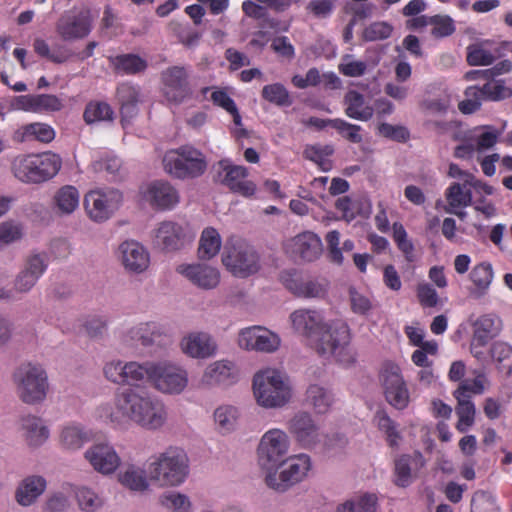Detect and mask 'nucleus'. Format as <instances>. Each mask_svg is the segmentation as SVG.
Instances as JSON below:
<instances>
[{
    "instance_id": "nucleus-39",
    "label": "nucleus",
    "mask_w": 512,
    "mask_h": 512,
    "mask_svg": "<svg viewBox=\"0 0 512 512\" xmlns=\"http://www.w3.org/2000/svg\"><path fill=\"white\" fill-rule=\"evenodd\" d=\"M498 56V50L489 41L473 43L467 47V62L472 66L491 65Z\"/></svg>"
},
{
    "instance_id": "nucleus-20",
    "label": "nucleus",
    "mask_w": 512,
    "mask_h": 512,
    "mask_svg": "<svg viewBox=\"0 0 512 512\" xmlns=\"http://www.w3.org/2000/svg\"><path fill=\"white\" fill-rule=\"evenodd\" d=\"M180 351L188 358L206 360L218 354V343L213 335L206 331H190L179 342Z\"/></svg>"
},
{
    "instance_id": "nucleus-24",
    "label": "nucleus",
    "mask_w": 512,
    "mask_h": 512,
    "mask_svg": "<svg viewBox=\"0 0 512 512\" xmlns=\"http://www.w3.org/2000/svg\"><path fill=\"white\" fill-rule=\"evenodd\" d=\"M118 258L124 269L133 274L145 272L150 265L147 248L135 240H126L119 245Z\"/></svg>"
},
{
    "instance_id": "nucleus-36",
    "label": "nucleus",
    "mask_w": 512,
    "mask_h": 512,
    "mask_svg": "<svg viewBox=\"0 0 512 512\" xmlns=\"http://www.w3.org/2000/svg\"><path fill=\"white\" fill-rule=\"evenodd\" d=\"M493 278L494 271L491 263L484 261L476 264L469 274V279L473 284L471 295L475 298L485 295L492 284Z\"/></svg>"
},
{
    "instance_id": "nucleus-9",
    "label": "nucleus",
    "mask_w": 512,
    "mask_h": 512,
    "mask_svg": "<svg viewBox=\"0 0 512 512\" xmlns=\"http://www.w3.org/2000/svg\"><path fill=\"white\" fill-rule=\"evenodd\" d=\"M123 194L112 187L95 188L88 191L83 205L88 218L95 223L111 219L123 204Z\"/></svg>"
},
{
    "instance_id": "nucleus-44",
    "label": "nucleus",
    "mask_w": 512,
    "mask_h": 512,
    "mask_svg": "<svg viewBox=\"0 0 512 512\" xmlns=\"http://www.w3.org/2000/svg\"><path fill=\"white\" fill-rule=\"evenodd\" d=\"M159 501L169 512H193L190 497L179 491H167L159 497Z\"/></svg>"
},
{
    "instance_id": "nucleus-61",
    "label": "nucleus",
    "mask_w": 512,
    "mask_h": 512,
    "mask_svg": "<svg viewBox=\"0 0 512 512\" xmlns=\"http://www.w3.org/2000/svg\"><path fill=\"white\" fill-rule=\"evenodd\" d=\"M62 100L52 94H38L34 99V113H50L61 110Z\"/></svg>"
},
{
    "instance_id": "nucleus-46",
    "label": "nucleus",
    "mask_w": 512,
    "mask_h": 512,
    "mask_svg": "<svg viewBox=\"0 0 512 512\" xmlns=\"http://www.w3.org/2000/svg\"><path fill=\"white\" fill-rule=\"evenodd\" d=\"M114 68L124 74H136L147 68V62L135 54H123L111 59Z\"/></svg>"
},
{
    "instance_id": "nucleus-47",
    "label": "nucleus",
    "mask_w": 512,
    "mask_h": 512,
    "mask_svg": "<svg viewBox=\"0 0 512 512\" xmlns=\"http://www.w3.org/2000/svg\"><path fill=\"white\" fill-rule=\"evenodd\" d=\"M456 414L458 422L456 428L459 432L464 433L473 426L475 422L476 409L474 403L470 399L456 398Z\"/></svg>"
},
{
    "instance_id": "nucleus-10",
    "label": "nucleus",
    "mask_w": 512,
    "mask_h": 512,
    "mask_svg": "<svg viewBox=\"0 0 512 512\" xmlns=\"http://www.w3.org/2000/svg\"><path fill=\"white\" fill-rule=\"evenodd\" d=\"M291 447L289 434L280 428L268 429L260 438L257 454L261 467L266 474L276 468L288 456Z\"/></svg>"
},
{
    "instance_id": "nucleus-8",
    "label": "nucleus",
    "mask_w": 512,
    "mask_h": 512,
    "mask_svg": "<svg viewBox=\"0 0 512 512\" xmlns=\"http://www.w3.org/2000/svg\"><path fill=\"white\" fill-rule=\"evenodd\" d=\"M164 170L174 178L187 179L201 176L207 163L203 154L192 147L184 146L165 153Z\"/></svg>"
},
{
    "instance_id": "nucleus-15",
    "label": "nucleus",
    "mask_w": 512,
    "mask_h": 512,
    "mask_svg": "<svg viewBox=\"0 0 512 512\" xmlns=\"http://www.w3.org/2000/svg\"><path fill=\"white\" fill-rule=\"evenodd\" d=\"M152 233L154 244L166 252L180 250L195 238V233L188 225L174 221L159 223Z\"/></svg>"
},
{
    "instance_id": "nucleus-59",
    "label": "nucleus",
    "mask_w": 512,
    "mask_h": 512,
    "mask_svg": "<svg viewBox=\"0 0 512 512\" xmlns=\"http://www.w3.org/2000/svg\"><path fill=\"white\" fill-rule=\"evenodd\" d=\"M338 69L344 76L360 77L366 73L367 64L365 61L355 60L351 54H346L342 56Z\"/></svg>"
},
{
    "instance_id": "nucleus-14",
    "label": "nucleus",
    "mask_w": 512,
    "mask_h": 512,
    "mask_svg": "<svg viewBox=\"0 0 512 512\" xmlns=\"http://www.w3.org/2000/svg\"><path fill=\"white\" fill-rule=\"evenodd\" d=\"M380 381L387 402L398 410L405 409L410 402V393L400 367L385 363L380 372Z\"/></svg>"
},
{
    "instance_id": "nucleus-16",
    "label": "nucleus",
    "mask_w": 512,
    "mask_h": 512,
    "mask_svg": "<svg viewBox=\"0 0 512 512\" xmlns=\"http://www.w3.org/2000/svg\"><path fill=\"white\" fill-rule=\"evenodd\" d=\"M92 30L90 11L72 9L65 11L57 20L55 31L58 37L66 42H72L87 37Z\"/></svg>"
},
{
    "instance_id": "nucleus-63",
    "label": "nucleus",
    "mask_w": 512,
    "mask_h": 512,
    "mask_svg": "<svg viewBox=\"0 0 512 512\" xmlns=\"http://www.w3.org/2000/svg\"><path fill=\"white\" fill-rule=\"evenodd\" d=\"M330 126L335 128L344 138L352 143L362 142L360 134L361 127L359 125L351 124L343 119H332Z\"/></svg>"
},
{
    "instance_id": "nucleus-50",
    "label": "nucleus",
    "mask_w": 512,
    "mask_h": 512,
    "mask_svg": "<svg viewBox=\"0 0 512 512\" xmlns=\"http://www.w3.org/2000/svg\"><path fill=\"white\" fill-rule=\"evenodd\" d=\"M114 112L110 105L106 102H90L84 111V120L87 124L100 121H111Z\"/></svg>"
},
{
    "instance_id": "nucleus-60",
    "label": "nucleus",
    "mask_w": 512,
    "mask_h": 512,
    "mask_svg": "<svg viewBox=\"0 0 512 512\" xmlns=\"http://www.w3.org/2000/svg\"><path fill=\"white\" fill-rule=\"evenodd\" d=\"M393 32V26L386 21H376L368 25L363 31L366 41H379L387 39Z\"/></svg>"
},
{
    "instance_id": "nucleus-18",
    "label": "nucleus",
    "mask_w": 512,
    "mask_h": 512,
    "mask_svg": "<svg viewBox=\"0 0 512 512\" xmlns=\"http://www.w3.org/2000/svg\"><path fill=\"white\" fill-rule=\"evenodd\" d=\"M142 201L161 211L174 209L180 202L179 191L166 180H154L143 184L139 190Z\"/></svg>"
},
{
    "instance_id": "nucleus-33",
    "label": "nucleus",
    "mask_w": 512,
    "mask_h": 512,
    "mask_svg": "<svg viewBox=\"0 0 512 512\" xmlns=\"http://www.w3.org/2000/svg\"><path fill=\"white\" fill-rule=\"evenodd\" d=\"M345 114L352 119L368 121L374 115V108L363 94L356 90H349L344 96Z\"/></svg>"
},
{
    "instance_id": "nucleus-64",
    "label": "nucleus",
    "mask_w": 512,
    "mask_h": 512,
    "mask_svg": "<svg viewBox=\"0 0 512 512\" xmlns=\"http://www.w3.org/2000/svg\"><path fill=\"white\" fill-rule=\"evenodd\" d=\"M498 510L496 500L493 495L478 491L471 500V512H495Z\"/></svg>"
},
{
    "instance_id": "nucleus-13",
    "label": "nucleus",
    "mask_w": 512,
    "mask_h": 512,
    "mask_svg": "<svg viewBox=\"0 0 512 512\" xmlns=\"http://www.w3.org/2000/svg\"><path fill=\"white\" fill-rule=\"evenodd\" d=\"M287 429L296 443L303 449H313L325 439V434L319 423L307 411L296 412L288 420Z\"/></svg>"
},
{
    "instance_id": "nucleus-21",
    "label": "nucleus",
    "mask_w": 512,
    "mask_h": 512,
    "mask_svg": "<svg viewBox=\"0 0 512 512\" xmlns=\"http://www.w3.org/2000/svg\"><path fill=\"white\" fill-rule=\"evenodd\" d=\"M175 270L192 285L202 290H213L221 281L220 270L206 262L181 263Z\"/></svg>"
},
{
    "instance_id": "nucleus-37",
    "label": "nucleus",
    "mask_w": 512,
    "mask_h": 512,
    "mask_svg": "<svg viewBox=\"0 0 512 512\" xmlns=\"http://www.w3.org/2000/svg\"><path fill=\"white\" fill-rule=\"evenodd\" d=\"M500 331V320L492 314L480 316L473 324V336L476 344L487 345Z\"/></svg>"
},
{
    "instance_id": "nucleus-34",
    "label": "nucleus",
    "mask_w": 512,
    "mask_h": 512,
    "mask_svg": "<svg viewBox=\"0 0 512 512\" xmlns=\"http://www.w3.org/2000/svg\"><path fill=\"white\" fill-rule=\"evenodd\" d=\"M241 418L240 409L232 404H221L213 412L215 429L222 435L235 431Z\"/></svg>"
},
{
    "instance_id": "nucleus-11",
    "label": "nucleus",
    "mask_w": 512,
    "mask_h": 512,
    "mask_svg": "<svg viewBox=\"0 0 512 512\" xmlns=\"http://www.w3.org/2000/svg\"><path fill=\"white\" fill-rule=\"evenodd\" d=\"M310 469L311 459L307 454L287 456L280 468L272 469L266 474L265 482L274 490L284 491L303 481Z\"/></svg>"
},
{
    "instance_id": "nucleus-51",
    "label": "nucleus",
    "mask_w": 512,
    "mask_h": 512,
    "mask_svg": "<svg viewBox=\"0 0 512 512\" xmlns=\"http://www.w3.org/2000/svg\"><path fill=\"white\" fill-rule=\"evenodd\" d=\"M491 357L499 364V369L506 376H512V347L503 342H496L491 348Z\"/></svg>"
},
{
    "instance_id": "nucleus-58",
    "label": "nucleus",
    "mask_w": 512,
    "mask_h": 512,
    "mask_svg": "<svg viewBox=\"0 0 512 512\" xmlns=\"http://www.w3.org/2000/svg\"><path fill=\"white\" fill-rule=\"evenodd\" d=\"M483 100L481 88L470 86L465 90V99L458 105L459 110L464 114H471L480 108Z\"/></svg>"
},
{
    "instance_id": "nucleus-25",
    "label": "nucleus",
    "mask_w": 512,
    "mask_h": 512,
    "mask_svg": "<svg viewBox=\"0 0 512 512\" xmlns=\"http://www.w3.org/2000/svg\"><path fill=\"white\" fill-rule=\"evenodd\" d=\"M163 94L173 104L182 103L189 95L188 73L183 67L174 66L162 73Z\"/></svg>"
},
{
    "instance_id": "nucleus-4",
    "label": "nucleus",
    "mask_w": 512,
    "mask_h": 512,
    "mask_svg": "<svg viewBox=\"0 0 512 512\" xmlns=\"http://www.w3.org/2000/svg\"><path fill=\"white\" fill-rule=\"evenodd\" d=\"M253 398L264 409H281L288 405L293 397L289 377L276 368H263L252 378Z\"/></svg>"
},
{
    "instance_id": "nucleus-53",
    "label": "nucleus",
    "mask_w": 512,
    "mask_h": 512,
    "mask_svg": "<svg viewBox=\"0 0 512 512\" xmlns=\"http://www.w3.org/2000/svg\"><path fill=\"white\" fill-rule=\"evenodd\" d=\"M261 95L266 101L277 106H290L292 104L288 90L281 83L265 85Z\"/></svg>"
},
{
    "instance_id": "nucleus-30",
    "label": "nucleus",
    "mask_w": 512,
    "mask_h": 512,
    "mask_svg": "<svg viewBox=\"0 0 512 512\" xmlns=\"http://www.w3.org/2000/svg\"><path fill=\"white\" fill-rule=\"evenodd\" d=\"M117 99L120 103L121 122L125 128L138 113V104L142 102L140 88L129 83H123L117 88Z\"/></svg>"
},
{
    "instance_id": "nucleus-41",
    "label": "nucleus",
    "mask_w": 512,
    "mask_h": 512,
    "mask_svg": "<svg viewBox=\"0 0 512 512\" xmlns=\"http://www.w3.org/2000/svg\"><path fill=\"white\" fill-rule=\"evenodd\" d=\"M73 494V485L65 483L59 490L51 491L43 503L44 512H67L71 507L70 497Z\"/></svg>"
},
{
    "instance_id": "nucleus-45",
    "label": "nucleus",
    "mask_w": 512,
    "mask_h": 512,
    "mask_svg": "<svg viewBox=\"0 0 512 512\" xmlns=\"http://www.w3.org/2000/svg\"><path fill=\"white\" fill-rule=\"evenodd\" d=\"M293 293L301 298H323L327 292V283L324 280L306 279L295 283Z\"/></svg>"
},
{
    "instance_id": "nucleus-32",
    "label": "nucleus",
    "mask_w": 512,
    "mask_h": 512,
    "mask_svg": "<svg viewBox=\"0 0 512 512\" xmlns=\"http://www.w3.org/2000/svg\"><path fill=\"white\" fill-rule=\"evenodd\" d=\"M117 480L123 487L133 492H145L152 484L149 473L146 474L142 466L133 463L125 465L119 471Z\"/></svg>"
},
{
    "instance_id": "nucleus-26",
    "label": "nucleus",
    "mask_w": 512,
    "mask_h": 512,
    "mask_svg": "<svg viewBox=\"0 0 512 512\" xmlns=\"http://www.w3.org/2000/svg\"><path fill=\"white\" fill-rule=\"evenodd\" d=\"M19 429L25 444L31 449L43 446L50 438L46 421L35 414H26L19 420Z\"/></svg>"
},
{
    "instance_id": "nucleus-2",
    "label": "nucleus",
    "mask_w": 512,
    "mask_h": 512,
    "mask_svg": "<svg viewBox=\"0 0 512 512\" xmlns=\"http://www.w3.org/2000/svg\"><path fill=\"white\" fill-rule=\"evenodd\" d=\"M288 323L292 332L321 357L333 358L344 366L355 363L356 351L345 321L328 320L323 310L303 307L289 314Z\"/></svg>"
},
{
    "instance_id": "nucleus-5",
    "label": "nucleus",
    "mask_w": 512,
    "mask_h": 512,
    "mask_svg": "<svg viewBox=\"0 0 512 512\" xmlns=\"http://www.w3.org/2000/svg\"><path fill=\"white\" fill-rule=\"evenodd\" d=\"M12 383L18 399L30 406L42 404L50 391L48 373L39 363L24 362L17 366Z\"/></svg>"
},
{
    "instance_id": "nucleus-31",
    "label": "nucleus",
    "mask_w": 512,
    "mask_h": 512,
    "mask_svg": "<svg viewBox=\"0 0 512 512\" xmlns=\"http://www.w3.org/2000/svg\"><path fill=\"white\" fill-rule=\"evenodd\" d=\"M470 188L471 187L465 185V183H452L445 192L447 201L445 211L463 218L465 216L463 209L470 206L472 203V192Z\"/></svg>"
},
{
    "instance_id": "nucleus-38",
    "label": "nucleus",
    "mask_w": 512,
    "mask_h": 512,
    "mask_svg": "<svg viewBox=\"0 0 512 512\" xmlns=\"http://www.w3.org/2000/svg\"><path fill=\"white\" fill-rule=\"evenodd\" d=\"M306 401L318 414L327 413L334 404L332 391L319 384H311L306 391Z\"/></svg>"
},
{
    "instance_id": "nucleus-17",
    "label": "nucleus",
    "mask_w": 512,
    "mask_h": 512,
    "mask_svg": "<svg viewBox=\"0 0 512 512\" xmlns=\"http://www.w3.org/2000/svg\"><path fill=\"white\" fill-rule=\"evenodd\" d=\"M237 344L246 351L274 353L281 346V338L276 332L255 325L243 328L238 332Z\"/></svg>"
},
{
    "instance_id": "nucleus-22",
    "label": "nucleus",
    "mask_w": 512,
    "mask_h": 512,
    "mask_svg": "<svg viewBox=\"0 0 512 512\" xmlns=\"http://www.w3.org/2000/svg\"><path fill=\"white\" fill-rule=\"evenodd\" d=\"M284 250L296 262H313L321 256L323 245L318 235L306 231L288 239Z\"/></svg>"
},
{
    "instance_id": "nucleus-52",
    "label": "nucleus",
    "mask_w": 512,
    "mask_h": 512,
    "mask_svg": "<svg viewBox=\"0 0 512 512\" xmlns=\"http://www.w3.org/2000/svg\"><path fill=\"white\" fill-rule=\"evenodd\" d=\"M24 235V227L20 222L7 220L0 224V249H3L19 240Z\"/></svg>"
},
{
    "instance_id": "nucleus-6",
    "label": "nucleus",
    "mask_w": 512,
    "mask_h": 512,
    "mask_svg": "<svg viewBox=\"0 0 512 512\" xmlns=\"http://www.w3.org/2000/svg\"><path fill=\"white\" fill-rule=\"evenodd\" d=\"M61 164V158L51 152L19 155L12 161L11 170L19 181L37 184L54 177Z\"/></svg>"
},
{
    "instance_id": "nucleus-28",
    "label": "nucleus",
    "mask_w": 512,
    "mask_h": 512,
    "mask_svg": "<svg viewBox=\"0 0 512 512\" xmlns=\"http://www.w3.org/2000/svg\"><path fill=\"white\" fill-rule=\"evenodd\" d=\"M90 441L86 427L75 421L64 423L58 431V444L66 452L74 453L81 450Z\"/></svg>"
},
{
    "instance_id": "nucleus-55",
    "label": "nucleus",
    "mask_w": 512,
    "mask_h": 512,
    "mask_svg": "<svg viewBox=\"0 0 512 512\" xmlns=\"http://www.w3.org/2000/svg\"><path fill=\"white\" fill-rule=\"evenodd\" d=\"M333 148L329 145L320 146L312 145L307 146L304 150V156L315 162L323 171H328L331 167L328 157L332 155Z\"/></svg>"
},
{
    "instance_id": "nucleus-48",
    "label": "nucleus",
    "mask_w": 512,
    "mask_h": 512,
    "mask_svg": "<svg viewBox=\"0 0 512 512\" xmlns=\"http://www.w3.org/2000/svg\"><path fill=\"white\" fill-rule=\"evenodd\" d=\"M23 140H38L40 142L49 143L55 138L54 129L45 123H31L24 125L21 129Z\"/></svg>"
},
{
    "instance_id": "nucleus-7",
    "label": "nucleus",
    "mask_w": 512,
    "mask_h": 512,
    "mask_svg": "<svg viewBox=\"0 0 512 512\" xmlns=\"http://www.w3.org/2000/svg\"><path fill=\"white\" fill-rule=\"evenodd\" d=\"M222 264L233 276L246 278L259 271L260 257L246 240L231 238L224 246Z\"/></svg>"
},
{
    "instance_id": "nucleus-23",
    "label": "nucleus",
    "mask_w": 512,
    "mask_h": 512,
    "mask_svg": "<svg viewBox=\"0 0 512 512\" xmlns=\"http://www.w3.org/2000/svg\"><path fill=\"white\" fill-rule=\"evenodd\" d=\"M48 267V259L44 253L29 254L13 283L19 294L29 293L43 276Z\"/></svg>"
},
{
    "instance_id": "nucleus-35",
    "label": "nucleus",
    "mask_w": 512,
    "mask_h": 512,
    "mask_svg": "<svg viewBox=\"0 0 512 512\" xmlns=\"http://www.w3.org/2000/svg\"><path fill=\"white\" fill-rule=\"evenodd\" d=\"M79 200V191L74 186H63L53 196V211L59 216L71 215L79 207Z\"/></svg>"
},
{
    "instance_id": "nucleus-42",
    "label": "nucleus",
    "mask_w": 512,
    "mask_h": 512,
    "mask_svg": "<svg viewBox=\"0 0 512 512\" xmlns=\"http://www.w3.org/2000/svg\"><path fill=\"white\" fill-rule=\"evenodd\" d=\"M378 498L374 493L355 495L337 507V512H376Z\"/></svg>"
},
{
    "instance_id": "nucleus-57",
    "label": "nucleus",
    "mask_w": 512,
    "mask_h": 512,
    "mask_svg": "<svg viewBox=\"0 0 512 512\" xmlns=\"http://www.w3.org/2000/svg\"><path fill=\"white\" fill-rule=\"evenodd\" d=\"M108 320L104 316L87 317L82 324L85 334L92 339H101L107 331Z\"/></svg>"
},
{
    "instance_id": "nucleus-19",
    "label": "nucleus",
    "mask_w": 512,
    "mask_h": 512,
    "mask_svg": "<svg viewBox=\"0 0 512 512\" xmlns=\"http://www.w3.org/2000/svg\"><path fill=\"white\" fill-rule=\"evenodd\" d=\"M90 467L103 476L114 474L121 465V457L115 447L108 442H97L83 453Z\"/></svg>"
},
{
    "instance_id": "nucleus-1",
    "label": "nucleus",
    "mask_w": 512,
    "mask_h": 512,
    "mask_svg": "<svg viewBox=\"0 0 512 512\" xmlns=\"http://www.w3.org/2000/svg\"><path fill=\"white\" fill-rule=\"evenodd\" d=\"M104 378L117 389L111 400L101 401L92 412L93 419L114 431L124 432L131 425L146 431L161 430L168 421L166 405L140 384L148 383L162 395L178 396L189 385V372L169 360L124 361L111 359L102 368Z\"/></svg>"
},
{
    "instance_id": "nucleus-27",
    "label": "nucleus",
    "mask_w": 512,
    "mask_h": 512,
    "mask_svg": "<svg viewBox=\"0 0 512 512\" xmlns=\"http://www.w3.org/2000/svg\"><path fill=\"white\" fill-rule=\"evenodd\" d=\"M47 480L44 476L32 474L22 478L14 492L16 503L28 508L35 505L47 489Z\"/></svg>"
},
{
    "instance_id": "nucleus-40",
    "label": "nucleus",
    "mask_w": 512,
    "mask_h": 512,
    "mask_svg": "<svg viewBox=\"0 0 512 512\" xmlns=\"http://www.w3.org/2000/svg\"><path fill=\"white\" fill-rule=\"evenodd\" d=\"M221 247L220 233L214 227H206L200 235L198 257L201 260H210L219 253Z\"/></svg>"
},
{
    "instance_id": "nucleus-56",
    "label": "nucleus",
    "mask_w": 512,
    "mask_h": 512,
    "mask_svg": "<svg viewBox=\"0 0 512 512\" xmlns=\"http://www.w3.org/2000/svg\"><path fill=\"white\" fill-rule=\"evenodd\" d=\"M431 35L435 38H444L455 32L454 20L448 15L431 16Z\"/></svg>"
},
{
    "instance_id": "nucleus-12",
    "label": "nucleus",
    "mask_w": 512,
    "mask_h": 512,
    "mask_svg": "<svg viewBox=\"0 0 512 512\" xmlns=\"http://www.w3.org/2000/svg\"><path fill=\"white\" fill-rule=\"evenodd\" d=\"M240 380V369L235 361L223 358L208 363L199 378L202 389H228Z\"/></svg>"
},
{
    "instance_id": "nucleus-62",
    "label": "nucleus",
    "mask_w": 512,
    "mask_h": 512,
    "mask_svg": "<svg viewBox=\"0 0 512 512\" xmlns=\"http://www.w3.org/2000/svg\"><path fill=\"white\" fill-rule=\"evenodd\" d=\"M416 474L409 465L408 458L406 456H400L395 461V484L399 487H407L412 481Z\"/></svg>"
},
{
    "instance_id": "nucleus-43",
    "label": "nucleus",
    "mask_w": 512,
    "mask_h": 512,
    "mask_svg": "<svg viewBox=\"0 0 512 512\" xmlns=\"http://www.w3.org/2000/svg\"><path fill=\"white\" fill-rule=\"evenodd\" d=\"M475 378L473 380H463L458 388L454 391L455 398L470 399L471 395H481L484 393L489 381L482 371L474 372Z\"/></svg>"
},
{
    "instance_id": "nucleus-54",
    "label": "nucleus",
    "mask_w": 512,
    "mask_h": 512,
    "mask_svg": "<svg viewBox=\"0 0 512 512\" xmlns=\"http://www.w3.org/2000/svg\"><path fill=\"white\" fill-rule=\"evenodd\" d=\"M374 420L377 427L385 433L388 444L391 447L398 446L401 437L392 419L385 412L379 411Z\"/></svg>"
},
{
    "instance_id": "nucleus-3",
    "label": "nucleus",
    "mask_w": 512,
    "mask_h": 512,
    "mask_svg": "<svg viewBox=\"0 0 512 512\" xmlns=\"http://www.w3.org/2000/svg\"><path fill=\"white\" fill-rule=\"evenodd\" d=\"M189 467V457L185 450L169 446L150 457L149 480L157 488H176L186 482Z\"/></svg>"
},
{
    "instance_id": "nucleus-49",
    "label": "nucleus",
    "mask_w": 512,
    "mask_h": 512,
    "mask_svg": "<svg viewBox=\"0 0 512 512\" xmlns=\"http://www.w3.org/2000/svg\"><path fill=\"white\" fill-rule=\"evenodd\" d=\"M73 494H75L78 506L82 511L94 512L102 506L101 498L86 486H73Z\"/></svg>"
},
{
    "instance_id": "nucleus-29",
    "label": "nucleus",
    "mask_w": 512,
    "mask_h": 512,
    "mask_svg": "<svg viewBox=\"0 0 512 512\" xmlns=\"http://www.w3.org/2000/svg\"><path fill=\"white\" fill-rule=\"evenodd\" d=\"M224 176L222 182L231 191L242 196H252L256 191V185L247 179L248 170L244 166L221 163Z\"/></svg>"
}]
</instances>
